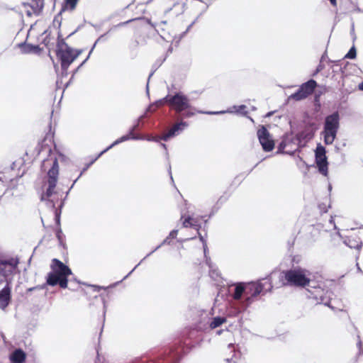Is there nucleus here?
Here are the masks:
<instances>
[{
  "instance_id": "1",
  "label": "nucleus",
  "mask_w": 363,
  "mask_h": 363,
  "mask_svg": "<svg viewBox=\"0 0 363 363\" xmlns=\"http://www.w3.org/2000/svg\"><path fill=\"white\" fill-rule=\"evenodd\" d=\"M58 158L50 151V155L43 161L41 168L47 172L48 187L41 196V200L47 201L48 206L55 208V203L60 200L58 193L55 191L59 175Z\"/></svg>"
},
{
  "instance_id": "2",
  "label": "nucleus",
  "mask_w": 363,
  "mask_h": 363,
  "mask_svg": "<svg viewBox=\"0 0 363 363\" xmlns=\"http://www.w3.org/2000/svg\"><path fill=\"white\" fill-rule=\"evenodd\" d=\"M311 272L301 267H294L289 270L280 272H272L271 279L277 277L279 283L276 284V287L283 285L305 286L310 283Z\"/></svg>"
},
{
  "instance_id": "3",
  "label": "nucleus",
  "mask_w": 363,
  "mask_h": 363,
  "mask_svg": "<svg viewBox=\"0 0 363 363\" xmlns=\"http://www.w3.org/2000/svg\"><path fill=\"white\" fill-rule=\"evenodd\" d=\"M52 271L47 277V284L50 286L59 284L61 288L65 289L67 286V277L71 274L70 269L57 259L52 260Z\"/></svg>"
},
{
  "instance_id": "4",
  "label": "nucleus",
  "mask_w": 363,
  "mask_h": 363,
  "mask_svg": "<svg viewBox=\"0 0 363 363\" xmlns=\"http://www.w3.org/2000/svg\"><path fill=\"white\" fill-rule=\"evenodd\" d=\"M274 279L265 278L257 282L245 283L246 298L244 307H247L253 301V298L262 292L271 291L272 288V281Z\"/></svg>"
},
{
  "instance_id": "5",
  "label": "nucleus",
  "mask_w": 363,
  "mask_h": 363,
  "mask_svg": "<svg viewBox=\"0 0 363 363\" xmlns=\"http://www.w3.org/2000/svg\"><path fill=\"white\" fill-rule=\"evenodd\" d=\"M339 126L340 116L337 112H335L325 118L324 129L322 133L325 144H333L336 138Z\"/></svg>"
},
{
  "instance_id": "6",
  "label": "nucleus",
  "mask_w": 363,
  "mask_h": 363,
  "mask_svg": "<svg viewBox=\"0 0 363 363\" xmlns=\"http://www.w3.org/2000/svg\"><path fill=\"white\" fill-rule=\"evenodd\" d=\"M81 53V50H74L66 43L60 45L57 52V56L60 60L62 71L67 72L69 65Z\"/></svg>"
},
{
  "instance_id": "7",
  "label": "nucleus",
  "mask_w": 363,
  "mask_h": 363,
  "mask_svg": "<svg viewBox=\"0 0 363 363\" xmlns=\"http://www.w3.org/2000/svg\"><path fill=\"white\" fill-rule=\"evenodd\" d=\"M163 101L168 103L177 113L191 108L189 98L182 92L177 93L173 96H167L162 101H158V104H162Z\"/></svg>"
},
{
  "instance_id": "8",
  "label": "nucleus",
  "mask_w": 363,
  "mask_h": 363,
  "mask_svg": "<svg viewBox=\"0 0 363 363\" xmlns=\"http://www.w3.org/2000/svg\"><path fill=\"white\" fill-rule=\"evenodd\" d=\"M307 289L308 294L306 296L308 298L314 299L318 303H322L328 307H331L330 305V299L331 293L329 291H325L320 286L308 285Z\"/></svg>"
},
{
  "instance_id": "9",
  "label": "nucleus",
  "mask_w": 363,
  "mask_h": 363,
  "mask_svg": "<svg viewBox=\"0 0 363 363\" xmlns=\"http://www.w3.org/2000/svg\"><path fill=\"white\" fill-rule=\"evenodd\" d=\"M300 140L291 135H285L278 145L277 153L293 155L298 149Z\"/></svg>"
},
{
  "instance_id": "10",
  "label": "nucleus",
  "mask_w": 363,
  "mask_h": 363,
  "mask_svg": "<svg viewBox=\"0 0 363 363\" xmlns=\"http://www.w3.org/2000/svg\"><path fill=\"white\" fill-rule=\"evenodd\" d=\"M317 86V83L313 79H310L307 82L303 83L301 85L298 90L289 96V99H294L295 101H301L306 99L310 94L313 93L315 88Z\"/></svg>"
},
{
  "instance_id": "11",
  "label": "nucleus",
  "mask_w": 363,
  "mask_h": 363,
  "mask_svg": "<svg viewBox=\"0 0 363 363\" xmlns=\"http://www.w3.org/2000/svg\"><path fill=\"white\" fill-rule=\"evenodd\" d=\"M18 264L17 257L0 260V274L6 278L13 276L17 271Z\"/></svg>"
},
{
  "instance_id": "12",
  "label": "nucleus",
  "mask_w": 363,
  "mask_h": 363,
  "mask_svg": "<svg viewBox=\"0 0 363 363\" xmlns=\"http://www.w3.org/2000/svg\"><path fill=\"white\" fill-rule=\"evenodd\" d=\"M315 153V162L319 172L325 177L328 176V168L325 147L321 145H318L316 147Z\"/></svg>"
},
{
  "instance_id": "13",
  "label": "nucleus",
  "mask_w": 363,
  "mask_h": 363,
  "mask_svg": "<svg viewBox=\"0 0 363 363\" xmlns=\"http://www.w3.org/2000/svg\"><path fill=\"white\" fill-rule=\"evenodd\" d=\"M257 137L264 151L269 152L274 149V140L272 139L268 130L264 126L257 130Z\"/></svg>"
},
{
  "instance_id": "14",
  "label": "nucleus",
  "mask_w": 363,
  "mask_h": 363,
  "mask_svg": "<svg viewBox=\"0 0 363 363\" xmlns=\"http://www.w3.org/2000/svg\"><path fill=\"white\" fill-rule=\"evenodd\" d=\"M145 139L144 137H139L135 135L134 133H132V131H129L128 134L123 135L120 138L115 140L111 145H109L107 148L101 151L98 156L86 167L84 169V170L81 172L79 177H81L82 173L89 167V166L94 162L95 160H96L99 157H100L104 153H105L106 151L112 148L116 145H118L121 143L127 141L128 140H143Z\"/></svg>"
},
{
  "instance_id": "15",
  "label": "nucleus",
  "mask_w": 363,
  "mask_h": 363,
  "mask_svg": "<svg viewBox=\"0 0 363 363\" xmlns=\"http://www.w3.org/2000/svg\"><path fill=\"white\" fill-rule=\"evenodd\" d=\"M189 124L186 122L182 121L177 124H175L169 131L165 133L161 138L163 140H168L170 138L179 134L182 131H183Z\"/></svg>"
},
{
  "instance_id": "16",
  "label": "nucleus",
  "mask_w": 363,
  "mask_h": 363,
  "mask_svg": "<svg viewBox=\"0 0 363 363\" xmlns=\"http://www.w3.org/2000/svg\"><path fill=\"white\" fill-rule=\"evenodd\" d=\"M10 281H7L5 287L0 291V308L5 309L11 300Z\"/></svg>"
},
{
  "instance_id": "17",
  "label": "nucleus",
  "mask_w": 363,
  "mask_h": 363,
  "mask_svg": "<svg viewBox=\"0 0 363 363\" xmlns=\"http://www.w3.org/2000/svg\"><path fill=\"white\" fill-rule=\"evenodd\" d=\"M233 110H228L227 111H198L197 112L199 113H203V114H208V115H218V114L224 113L225 112H228V113L235 112L237 113H240V114H242V115H244V116L247 114V111H245L246 106H245V105L234 106L233 107Z\"/></svg>"
},
{
  "instance_id": "18",
  "label": "nucleus",
  "mask_w": 363,
  "mask_h": 363,
  "mask_svg": "<svg viewBox=\"0 0 363 363\" xmlns=\"http://www.w3.org/2000/svg\"><path fill=\"white\" fill-rule=\"evenodd\" d=\"M181 220H182V226L184 228H194L197 231L199 230V221L197 219L191 216H186L184 212H182Z\"/></svg>"
},
{
  "instance_id": "19",
  "label": "nucleus",
  "mask_w": 363,
  "mask_h": 363,
  "mask_svg": "<svg viewBox=\"0 0 363 363\" xmlns=\"http://www.w3.org/2000/svg\"><path fill=\"white\" fill-rule=\"evenodd\" d=\"M26 358V354L21 349H16L9 355V359L11 363H23Z\"/></svg>"
},
{
  "instance_id": "20",
  "label": "nucleus",
  "mask_w": 363,
  "mask_h": 363,
  "mask_svg": "<svg viewBox=\"0 0 363 363\" xmlns=\"http://www.w3.org/2000/svg\"><path fill=\"white\" fill-rule=\"evenodd\" d=\"M242 296L246 297L245 283H238L235 285L234 292L232 294V296L235 300L238 301Z\"/></svg>"
},
{
  "instance_id": "21",
  "label": "nucleus",
  "mask_w": 363,
  "mask_h": 363,
  "mask_svg": "<svg viewBox=\"0 0 363 363\" xmlns=\"http://www.w3.org/2000/svg\"><path fill=\"white\" fill-rule=\"evenodd\" d=\"M344 243L350 248L360 250L362 247V242L359 240L348 238L344 241Z\"/></svg>"
},
{
  "instance_id": "22",
  "label": "nucleus",
  "mask_w": 363,
  "mask_h": 363,
  "mask_svg": "<svg viewBox=\"0 0 363 363\" xmlns=\"http://www.w3.org/2000/svg\"><path fill=\"white\" fill-rule=\"evenodd\" d=\"M225 322H226L225 317H220V316L214 317L210 323V327H211V328L214 329V328H216L220 326L223 323H224Z\"/></svg>"
},
{
  "instance_id": "23",
  "label": "nucleus",
  "mask_w": 363,
  "mask_h": 363,
  "mask_svg": "<svg viewBox=\"0 0 363 363\" xmlns=\"http://www.w3.org/2000/svg\"><path fill=\"white\" fill-rule=\"evenodd\" d=\"M228 350H230V352L233 353V355L231 358H227L226 360L228 362H233V363H236V360L240 358V354L239 352H236L235 349V346L233 344L228 345Z\"/></svg>"
},
{
  "instance_id": "24",
  "label": "nucleus",
  "mask_w": 363,
  "mask_h": 363,
  "mask_svg": "<svg viewBox=\"0 0 363 363\" xmlns=\"http://www.w3.org/2000/svg\"><path fill=\"white\" fill-rule=\"evenodd\" d=\"M79 0H65V8L67 9L74 10Z\"/></svg>"
},
{
  "instance_id": "25",
  "label": "nucleus",
  "mask_w": 363,
  "mask_h": 363,
  "mask_svg": "<svg viewBox=\"0 0 363 363\" xmlns=\"http://www.w3.org/2000/svg\"><path fill=\"white\" fill-rule=\"evenodd\" d=\"M356 49L353 46L350 48V50H349V52L347 53V55H345V57L347 58H350V59H354L356 57Z\"/></svg>"
},
{
  "instance_id": "26",
  "label": "nucleus",
  "mask_w": 363,
  "mask_h": 363,
  "mask_svg": "<svg viewBox=\"0 0 363 363\" xmlns=\"http://www.w3.org/2000/svg\"><path fill=\"white\" fill-rule=\"evenodd\" d=\"M164 244H169V238H167L166 239H164L163 240V242L160 245H158L155 249H154L152 252H150L146 257L150 256L152 253H153L154 252L157 250L159 248H160Z\"/></svg>"
},
{
  "instance_id": "27",
  "label": "nucleus",
  "mask_w": 363,
  "mask_h": 363,
  "mask_svg": "<svg viewBox=\"0 0 363 363\" xmlns=\"http://www.w3.org/2000/svg\"><path fill=\"white\" fill-rule=\"evenodd\" d=\"M95 45H96V43H94V45H93V47H92L91 50H90V52H89V53L88 57H86V59H85V60L82 62V64H81V65H80L77 68V69L74 71V74H75V73L78 71V69H79V68H80V67H82V65H83L86 62V60H88V58L89 57V56H90L91 53V52L93 51V50H94V48Z\"/></svg>"
},
{
  "instance_id": "28",
  "label": "nucleus",
  "mask_w": 363,
  "mask_h": 363,
  "mask_svg": "<svg viewBox=\"0 0 363 363\" xmlns=\"http://www.w3.org/2000/svg\"><path fill=\"white\" fill-rule=\"evenodd\" d=\"M144 116H145L144 115H143V116H141L138 118V122L136 123V124H135V125H134L130 128V131H132V133H134V130H136V129L138 128L140 121V120H142V118H144Z\"/></svg>"
},
{
  "instance_id": "29",
  "label": "nucleus",
  "mask_w": 363,
  "mask_h": 363,
  "mask_svg": "<svg viewBox=\"0 0 363 363\" xmlns=\"http://www.w3.org/2000/svg\"><path fill=\"white\" fill-rule=\"evenodd\" d=\"M330 223L331 224H333V227H334V228H335V229H336V230H337V235L339 237H340V238H341V237H342V235H341V234H340V232L339 229H337V228L336 225H335V223H334V219H333V216H331V218H330Z\"/></svg>"
},
{
  "instance_id": "30",
  "label": "nucleus",
  "mask_w": 363,
  "mask_h": 363,
  "mask_svg": "<svg viewBox=\"0 0 363 363\" xmlns=\"http://www.w3.org/2000/svg\"><path fill=\"white\" fill-rule=\"evenodd\" d=\"M200 239H201V240L203 242V244L204 255H205V257H206V251H207V245H206V242L204 241L203 238L201 235H200Z\"/></svg>"
},
{
  "instance_id": "31",
  "label": "nucleus",
  "mask_w": 363,
  "mask_h": 363,
  "mask_svg": "<svg viewBox=\"0 0 363 363\" xmlns=\"http://www.w3.org/2000/svg\"><path fill=\"white\" fill-rule=\"evenodd\" d=\"M178 230H173L169 233V237H171L172 239H174L177 235Z\"/></svg>"
},
{
  "instance_id": "32",
  "label": "nucleus",
  "mask_w": 363,
  "mask_h": 363,
  "mask_svg": "<svg viewBox=\"0 0 363 363\" xmlns=\"http://www.w3.org/2000/svg\"><path fill=\"white\" fill-rule=\"evenodd\" d=\"M194 115V112H192V111H187L184 114V116L186 117V118H189V117H191Z\"/></svg>"
},
{
  "instance_id": "33",
  "label": "nucleus",
  "mask_w": 363,
  "mask_h": 363,
  "mask_svg": "<svg viewBox=\"0 0 363 363\" xmlns=\"http://www.w3.org/2000/svg\"><path fill=\"white\" fill-rule=\"evenodd\" d=\"M145 139L148 141H156V142L158 141L157 138H154V137H150V136L145 138Z\"/></svg>"
},
{
  "instance_id": "34",
  "label": "nucleus",
  "mask_w": 363,
  "mask_h": 363,
  "mask_svg": "<svg viewBox=\"0 0 363 363\" xmlns=\"http://www.w3.org/2000/svg\"><path fill=\"white\" fill-rule=\"evenodd\" d=\"M197 19H198V18H196V19H195V20H194V21H193V22H192V23H191L188 26V28H187V29H186V32H188V31L191 29V27L194 25V23L196 22Z\"/></svg>"
},
{
  "instance_id": "35",
  "label": "nucleus",
  "mask_w": 363,
  "mask_h": 363,
  "mask_svg": "<svg viewBox=\"0 0 363 363\" xmlns=\"http://www.w3.org/2000/svg\"><path fill=\"white\" fill-rule=\"evenodd\" d=\"M35 1L38 6H40V8L43 7V0H35Z\"/></svg>"
},
{
  "instance_id": "36",
  "label": "nucleus",
  "mask_w": 363,
  "mask_h": 363,
  "mask_svg": "<svg viewBox=\"0 0 363 363\" xmlns=\"http://www.w3.org/2000/svg\"><path fill=\"white\" fill-rule=\"evenodd\" d=\"M43 289L42 286H35V287H31V288H29L28 289V291H32L35 289Z\"/></svg>"
},
{
  "instance_id": "37",
  "label": "nucleus",
  "mask_w": 363,
  "mask_h": 363,
  "mask_svg": "<svg viewBox=\"0 0 363 363\" xmlns=\"http://www.w3.org/2000/svg\"><path fill=\"white\" fill-rule=\"evenodd\" d=\"M330 4L334 6H337V0H329Z\"/></svg>"
},
{
  "instance_id": "38",
  "label": "nucleus",
  "mask_w": 363,
  "mask_h": 363,
  "mask_svg": "<svg viewBox=\"0 0 363 363\" xmlns=\"http://www.w3.org/2000/svg\"><path fill=\"white\" fill-rule=\"evenodd\" d=\"M139 264H140V263H139L138 265H136V266L134 267V269H133L132 271H130V272H129V273H128V274L124 277V279H126V278H127V277H128L130 274H132V272L135 269V268H136Z\"/></svg>"
},
{
  "instance_id": "39",
  "label": "nucleus",
  "mask_w": 363,
  "mask_h": 363,
  "mask_svg": "<svg viewBox=\"0 0 363 363\" xmlns=\"http://www.w3.org/2000/svg\"><path fill=\"white\" fill-rule=\"evenodd\" d=\"M359 90L363 91V82L358 85Z\"/></svg>"
},
{
  "instance_id": "40",
  "label": "nucleus",
  "mask_w": 363,
  "mask_h": 363,
  "mask_svg": "<svg viewBox=\"0 0 363 363\" xmlns=\"http://www.w3.org/2000/svg\"><path fill=\"white\" fill-rule=\"evenodd\" d=\"M206 264L208 265L209 268H212L211 264L209 260L206 258Z\"/></svg>"
},
{
  "instance_id": "41",
  "label": "nucleus",
  "mask_w": 363,
  "mask_h": 363,
  "mask_svg": "<svg viewBox=\"0 0 363 363\" xmlns=\"http://www.w3.org/2000/svg\"><path fill=\"white\" fill-rule=\"evenodd\" d=\"M162 38H163L166 41H167V42H169V41H171V40H172L171 38H165V37H163V36H162Z\"/></svg>"
},
{
  "instance_id": "42",
  "label": "nucleus",
  "mask_w": 363,
  "mask_h": 363,
  "mask_svg": "<svg viewBox=\"0 0 363 363\" xmlns=\"http://www.w3.org/2000/svg\"><path fill=\"white\" fill-rule=\"evenodd\" d=\"M357 345L358 347L360 348L361 347V345H362V342L361 340H359L358 342H357Z\"/></svg>"
},
{
  "instance_id": "43",
  "label": "nucleus",
  "mask_w": 363,
  "mask_h": 363,
  "mask_svg": "<svg viewBox=\"0 0 363 363\" xmlns=\"http://www.w3.org/2000/svg\"><path fill=\"white\" fill-rule=\"evenodd\" d=\"M59 159H64V156L62 154H59Z\"/></svg>"
},
{
  "instance_id": "44",
  "label": "nucleus",
  "mask_w": 363,
  "mask_h": 363,
  "mask_svg": "<svg viewBox=\"0 0 363 363\" xmlns=\"http://www.w3.org/2000/svg\"><path fill=\"white\" fill-rule=\"evenodd\" d=\"M94 287L96 289V291H99V286H94Z\"/></svg>"
},
{
  "instance_id": "45",
  "label": "nucleus",
  "mask_w": 363,
  "mask_h": 363,
  "mask_svg": "<svg viewBox=\"0 0 363 363\" xmlns=\"http://www.w3.org/2000/svg\"><path fill=\"white\" fill-rule=\"evenodd\" d=\"M161 146H162L163 148L166 149V145H165V144H164V143H161Z\"/></svg>"
},
{
  "instance_id": "46",
  "label": "nucleus",
  "mask_w": 363,
  "mask_h": 363,
  "mask_svg": "<svg viewBox=\"0 0 363 363\" xmlns=\"http://www.w3.org/2000/svg\"><path fill=\"white\" fill-rule=\"evenodd\" d=\"M56 218H57V220H59V216H58L57 212H56Z\"/></svg>"
},
{
  "instance_id": "47",
  "label": "nucleus",
  "mask_w": 363,
  "mask_h": 363,
  "mask_svg": "<svg viewBox=\"0 0 363 363\" xmlns=\"http://www.w3.org/2000/svg\"><path fill=\"white\" fill-rule=\"evenodd\" d=\"M77 179L74 180V182L73 184H72V186H71V188L73 186V185L75 184V182H77Z\"/></svg>"
},
{
  "instance_id": "48",
  "label": "nucleus",
  "mask_w": 363,
  "mask_h": 363,
  "mask_svg": "<svg viewBox=\"0 0 363 363\" xmlns=\"http://www.w3.org/2000/svg\"><path fill=\"white\" fill-rule=\"evenodd\" d=\"M28 16H30L31 15V13L30 11L28 12Z\"/></svg>"
},
{
  "instance_id": "49",
  "label": "nucleus",
  "mask_w": 363,
  "mask_h": 363,
  "mask_svg": "<svg viewBox=\"0 0 363 363\" xmlns=\"http://www.w3.org/2000/svg\"><path fill=\"white\" fill-rule=\"evenodd\" d=\"M62 204H63V203L61 202V203H60V207H62Z\"/></svg>"
}]
</instances>
